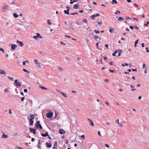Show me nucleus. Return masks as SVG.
<instances>
[{"label": "nucleus", "mask_w": 149, "mask_h": 149, "mask_svg": "<svg viewBox=\"0 0 149 149\" xmlns=\"http://www.w3.org/2000/svg\"><path fill=\"white\" fill-rule=\"evenodd\" d=\"M34 118V116L33 114H30V116L28 118V120L29 121L30 124L29 125H33V119Z\"/></svg>", "instance_id": "nucleus-1"}, {"label": "nucleus", "mask_w": 149, "mask_h": 149, "mask_svg": "<svg viewBox=\"0 0 149 149\" xmlns=\"http://www.w3.org/2000/svg\"><path fill=\"white\" fill-rule=\"evenodd\" d=\"M35 126L37 129L40 128V129H42V127L40 124V122L39 121H37L36 122V123L35 124Z\"/></svg>", "instance_id": "nucleus-2"}, {"label": "nucleus", "mask_w": 149, "mask_h": 149, "mask_svg": "<svg viewBox=\"0 0 149 149\" xmlns=\"http://www.w3.org/2000/svg\"><path fill=\"white\" fill-rule=\"evenodd\" d=\"M70 30L74 31L76 29V26L74 24L70 22Z\"/></svg>", "instance_id": "nucleus-3"}, {"label": "nucleus", "mask_w": 149, "mask_h": 149, "mask_svg": "<svg viewBox=\"0 0 149 149\" xmlns=\"http://www.w3.org/2000/svg\"><path fill=\"white\" fill-rule=\"evenodd\" d=\"M66 8H67V10H64V12L65 14L69 15L70 14L69 10L70 9V8L68 6H66Z\"/></svg>", "instance_id": "nucleus-4"}, {"label": "nucleus", "mask_w": 149, "mask_h": 149, "mask_svg": "<svg viewBox=\"0 0 149 149\" xmlns=\"http://www.w3.org/2000/svg\"><path fill=\"white\" fill-rule=\"evenodd\" d=\"M49 143L47 142L45 143L46 147L47 148H50L52 146V145L51 144V141L50 140H49Z\"/></svg>", "instance_id": "nucleus-5"}, {"label": "nucleus", "mask_w": 149, "mask_h": 149, "mask_svg": "<svg viewBox=\"0 0 149 149\" xmlns=\"http://www.w3.org/2000/svg\"><path fill=\"white\" fill-rule=\"evenodd\" d=\"M53 115V113L52 112L50 113H48L46 114V117L48 118H52Z\"/></svg>", "instance_id": "nucleus-6"}, {"label": "nucleus", "mask_w": 149, "mask_h": 149, "mask_svg": "<svg viewBox=\"0 0 149 149\" xmlns=\"http://www.w3.org/2000/svg\"><path fill=\"white\" fill-rule=\"evenodd\" d=\"M100 15V14L99 13H97L95 15H93L91 16L90 18L91 19H95V18L97 16H99Z\"/></svg>", "instance_id": "nucleus-7"}, {"label": "nucleus", "mask_w": 149, "mask_h": 149, "mask_svg": "<svg viewBox=\"0 0 149 149\" xmlns=\"http://www.w3.org/2000/svg\"><path fill=\"white\" fill-rule=\"evenodd\" d=\"M15 83L16 86L19 87L21 86V84L20 82H18L17 80H15Z\"/></svg>", "instance_id": "nucleus-8"}, {"label": "nucleus", "mask_w": 149, "mask_h": 149, "mask_svg": "<svg viewBox=\"0 0 149 149\" xmlns=\"http://www.w3.org/2000/svg\"><path fill=\"white\" fill-rule=\"evenodd\" d=\"M29 130L30 132L33 133L34 134H36V129H33L32 128H29Z\"/></svg>", "instance_id": "nucleus-9"}, {"label": "nucleus", "mask_w": 149, "mask_h": 149, "mask_svg": "<svg viewBox=\"0 0 149 149\" xmlns=\"http://www.w3.org/2000/svg\"><path fill=\"white\" fill-rule=\"evenodd\" d=\"M87 120L89 121L90 123V124L91 126H94V125L92 120L89 118H87Z\"/></svg>", "instance_id": "nucleus-10"}, {"label": "nucleus", "mask_w": 149, "mask_h": 149, "mask_svg": "<svg viewBox=\"0 0 149 149\" xmlns=\"http://www.w3.org/2000/svg\"><path fill=\"white\" fill-rule=\"evenodd\" d=\"M59 132L60 134H64L65 133V132L63 129H59Z\"/></svg>", "instance_id": "nucleus-11"}, {"label": "nucleus", "mask_w": 149, "mask_h": 149, "mask_svg": "<svg viewBox=\"0 0 149 149\" xmlns=\"http://www.w3.org/2000/svg\"><path fill=\"white\" fill-rule=\"evenodd\" d=\"M11 46V49L13 50H15V48L17 47V46L16 45L12 44Z\"/></svg>", "instance_id": "nucleus-12"}, {"label": "nucleus", "mask_w": 149, "mask_h": 149, "mask_svg": "<svg viewBox=\"0 0 149 149\" xmlns=\"http://www.w3.org/2000/svg\"><path fill=\"white\" fill-rule=\"evenodd\" d=\"M117 50L118 51V56H120V54L122 52V50L120 49H118Z\"/></svg>", "instance_id": "nucleus-13"}, {"label": "nucleus", "mask_w": 149, "mask_h": 149, "mask_svg": "<svg viewBox=\"0 0 149 149\" xmlns=\"http://www.w3.org/2000/svg\"><path fill=\"white\" fill-rule=\"evenodd\" d=\"M0 74H3L5 75L6 74V72L0 69Z\"/></svg>", "instance_id": "nucleus-14"}, {"label": "nucleus", "mask_w": 149, "mask_h": 149, "mask_svg": "<svg viewBox=\"0 0 149 149\" xmlns=\"http://www.w3.org/2000/svg\"><path fill=\"white\" fill-rule=\"evenodd\" d=\"M79 4H75L74 6L73 7H74V9H77L79 8Z\"/></svg>", "instance_id": "nucleus-15"}, {"label": "nucleus", "mask_w": 149, "mask_h": 149, "mask_svg": "<svg viewBox=\"0 0 149 149\" xmlns=\"http://www.w3.org/2000/svg\"><path fill=\"white\" fill-rule=\"evenodd\" d=\"M37 35L33 37V38L36 39L38 38L40 36V34L39 33H37Z\"/></svg>", "instance_id": "nucleus-16"}, {"label": "nucleus", "mask_w": 149, "mask_h": 149, "mask_svg": "<svg viewBox=\"0 0 149 149\" xmlns=\"http://www.w3.org/2000/svg\"><path fill=\"white\" fill-rule=\"evenodd\" d=\"M48 132H46L45 134H41V135L43 137H46V136H48Z\"/></svg>", "instance_id": "nucleus-17"}, {"label": "nucleus", "mask_w": 149, "mask_h": 149, "mask_svg": "<svg viewBox=\"0 0 149 149\" xmlns=\"http://www.w3.org/2000/svg\"><path fill=\"white\" fill-rule=\"evenodd\" d=\"M2 137L3 138H6L8 137V136L4 133H3L2 136Z\"/></svg>", "instance_id": "nucleus-18"}, {"label": "nucleus", "mask_w": 149, "mask_h": 149, "mask_svg": "<svg viewBox=\"0 0 149 149\" xmlns=\"http://www.w3.org/2000/svg\"><path fill=\"white\" fill-rule=\"evenodd\" d=\"M116 123H118L120 127H122L123 126L122 124L120 123H119V119H117L116 120Z\"/></svg>", "instance_id": "nucleus-19"}, {"label": "nucleus", "mask_w": 149, "mask_h": 149, "mask_svg": "<svg viewBox=\"0 0 149 149\" xmlns=\"http://www.w3.org/2000/svg\"><path fill=\"white\" fill-rule=\"evenodd\" d=\"M8 6L7 5L3 6V9L4 11H5V10L6 9L7 7Z\"/></svg>", "instance_id": "nucleus-20"}, {"label": "nucleus", "mask_w": 149, "mask_h": 149, "mask_svg": "<svg viewBox=\"0 0 149 149\" xmlns=\"http://www.w3.org/2000/svg\"><path fill=\"white\" fill-rule=\"evenodd\" d=\"M13 16L15 18H17L19 16V15H17V14L16 13H13Z\"/></svg>", "instance_id": "nucleus-21"}, {"label": "nucleus", "mask_w": 149, "mask_h": 149, "mask_svg": "<svg viewBox=\"0 0 149 149\" xmlns=\"http://www.w3.org/2000/svg\"><path fill=\"white\" fill-rule=\"evenodd\" d=\"M23 70L24 71L26 72L27 73H29V74L30 73V71H29L28 70H26V69H23Z\"/></svg>", "instance_id": "nucleus-22"}, {"label": "nucleus", "mask_w": 149, "mask_h": 149, "mask_svg": "<svg viewBox=\"0 0 149 149\" xmlns=\"http://www.w3.org/2000/svg\"><path fill=\"white\" fill-rule=\"evenodd\" d=\"M39 87L40 88H41L43 90H47V88H46L45 87L41 86H39Z\"/></svg>", "instance_id": "nucleus-23"}, {"label": "nucleus", "mask_w": 149, "mask_h": 149, "mask_svg": "<svg viewBox=\"0 0 149 149\" xmlns=\"http://www.w3.org/2000/svg\"><path fill=\"white\" fill-rule=\"evenodd\" d=\"M82 22L85 23H87L88 22L87 19H83Z\"/></svg>", "instance_id": "nucleus-24"}, {"label": "nucleus", "mask_w": 149, "mask_h": 149, "mask_svg": "<svg viewBox=\"0 0 149 149\" xmlns=\"http://www.w3.org/2000/svg\"><path fill=\"white\" fill-rule=\"evenodd\" d=\"M7 78L8 79H10L12 81H13L14 80V79L13 78H11L9 76Z\"/></svg>", "instance_id": "nucleus-25"}, {"label": "nucleus", "mask_w": 149, "mask_h": 149, "mask_svg": "<svg viewBox=\"0 0 149 149\" xmlns=\"http://www.w3.org/2000/svg\"><path fill=\"white\" fill-rule=\"evenodd\" d=\"M15 149H24V148L21 147L17 146L15 148Z\"/></svg>", "instance_id": "nucleus-26"}, {"label": "nucleus", "mask_w": 149, "mask_h": 149, "mask_svg": "<svg viewBox=\"0 0 149 149\" xmlns=\"http://www.w3.org/2000/svg\"><path fill=\"white\" fill-rule=\"evenodd\" d=\"M118 52V51L116 50L115 51L114 53H113L112 55L113 56H115L116 55V54Z\"/></svg>", "instance_id": "nucleus-27"}, {"label": "nucleus", "mask_w": 149, "mask_h": 149, "mask_svg": "<svg viewBox=\"0 0 149 149\" xmlns=\"http://www.w3.org/2000/svg\"><path fill=\"white\" fill-rule=\"evenodd\" d=\"M19 44L22 47L24 46V44L22 42H19Z\"/></svg>", "instance_id": "nucleus-28"}, {"label": "nucleus", "mask_w": 149, "mask_h": 149, "mask_svg": "<svg viewBox=\"0 0 149 149\" xmlns=\"http://www.w3.org/2000/svg\"><path fill=\"white\" fill-rule=\"evenodd\" d=\"M61 94L63 95L64 96V97H67L65 93L62 92V93H61Z\"/></svg>", "instance_id": "nucleus-29"}, {"label": "nucleus", "mask_w": 149, "mask_h": 149, "mask_svg": "<svg viewBox=\"0 0 149 149\" xmlns=\"http://www.w3.org/2000/svg\"><path fill=\"white\" fill-rule=\"evenodd\" d=\"M94 38L96 41H97V39L99 38V37L97 36H94Z\"/></svg>", "instance_id": "nucleus-30"}, {"label": "nucleus", "mask_w": 149, "mask_h": 149, "mask_svg": "<svg viewBox=\"0 0 149 149\" xmlns=\"http://www.w3.org/2000/svg\"><path fill=\"white\" fill-rule=\"evenodd\" d=\"M47 24H48L50 25L51 24V22H50L49 19L47 20Z\"/></svg>", "instance_id": "nucleus-31"}, {"label": "nucleus", "mask_w": 149, "mask_h": 149, "mask_svg": "<svg viewBox=\"0 0 149 149\" xmlns=\"http://www.w3.org/2000/svg\"><path fill=\"white\" fill-rule=\"evenodd\" d=\"M0 51H1L3 53H4V49L0 47Z\"/></svg>", "instance_id": "nucleus-32"}, {"label": "nucleus", "mask_w": 149, "mask_h": 149, "mask_svg": "<svg viewBox=\"0 0 149 149\" xmlns=\"http://www.w3.org/2000/svg\"><path fill=\"white\" fill-rule=\"evenodd\" d=\"M115 3H117V2L116 0H112V3L114 4Z\"/></svg>", "instance_id": "nucleus-33"}, {"label": "nucleus", "mask_w": 149, "mask_h": 149, "mask_svg": "<svg viewBox=\"0 0 149 149\" xmlns=\"http://www.w3.org/2000/svg\"><path fill=\"white\" fill-rule=\"evenodd\" d=\"M58 70L60 71H63V69L61 67H58Z\"/></svg>", "instance_id": "nucleus-34"}, {"label": "nucleus", "mask_w": 149, "mask_h": 149, "mask_svg": "<svg viewBox=\"0 0 149 149\" xmlns=\"http://www.w3.org/2000/svg\"><path fill=\"white\" fill-rule=\"evenodd\" d=\"M118 20H119V21H120V20H124V18L123 17H120L118 18Z\"/></svg>", "instance_id": "nucleus-35"}, {"label": "nucleus", "mask_w": 149, "mask_h": 149, "mask_svg": "<svg viewBox=\"0 0 149 149\" xmlns=\"http://www.w3.org/2000/svg\"><path fill=\"white\" fill-rule=\"evenodd\" d=\"M27 62V63H28V61H24L23 63V64L24 65H25L26 63Z\"/></svg>", "instance_id": "nucleus-36"}, {"label": "nucleus", "mask_w": 149, "mask_h": 149, "mask_svg": "<svg viewBox=\"0 0 149 149\" xmlns=\"http://www.w3.org/2000/svg\"><path fill=\"white\" fill-rule=\"evenodd\" d=\"M65 59L66 60H68V61H70V58H69V57H67V56H65Z\"/></svg>", "instance_id": "nucleus-37"}, {"label": "nucleus", "mask_w": 149, "mask_h": 149, "mask_svg": "<svg viewBox=\"0 0 149 149\" xmlns=\"http://www.w3.org/2000/svg\"><path fill=\"white\" fill-rule=\"evenodd\" d=\"M37 66L38 67H41V65L40 63H37Z\"/></svg>", "instance_id": "nucleus-38"}, {"label": "nucleus", "mask_w": 149, "mask_h": 149, "mask_svg": "<svg viewBox=\"0 0 149 149\" xmlns=\"http://www.w3.org/2000/svg\"><path fill=\"white\" fill-rule=\"evenodd\" d=\"M40 54L42 55H45V54L43 52H40Z\"/></svg>", "instance_id": "nucleus-39"}, {"label": "nucleus", "mask_w": 149, "mask_h": 149, "mask_svg": "<svg viewBox=\"0 0 149 149\" xmlns=\"http://www.w3.org/2000/svg\"><path fill=\"white\" fill-rule=\"evenodd\" d=\"M94 32L97 33H100V31H96V30H95Z\"/></svg>", "instance_id": "nucleus-40"}, {"label": "nucleus", "mask_w": 149, "mask_h": 149, "mask_svg": "<svg viewBox=\"0 0 149 149\" xmlns=\"http://www.w3.org/2000/svg\"><path fill=\"white\" fill-rule=\"evenodd\" d=\"M58 143L56 141H55L54 144V146H57Z\"/></svg>", "instance_id": "nucleus-41"}, {"label": "nucleus", "mask_w": 149, "mask_h": 149, "mask_svg": "<svg viewBox=\"0 0 149 149\" xmlns=\"http://www.w3.org/2000/svg\"><path fill=\"white\" fill-rule=\"evenodd\" d=\"M148 24H149V22H147L146 24H144V26H147Z\"/></svg>", "instance_id": "nucleus-42"}, {"label": "nucleus", "mask_w": 149, "mask_h": 149, "mask_svg": "<svg viewBox=\"0 0 149 149\" xmlns=\"http://www.w3.org/2000/svg\"><path fill=\"white\" fill-rule=\"evenodd\" d=\"M8 89L7 88H6V89H4V92H5V93H7V92H8Z\"/></svg>", "instance_id": "nucleus-43"}, {"label": "nucleus", "mask_w": 149, "mask_h": 149, "mask_svg": "<svg viewBox=\"0 0 149 149\" xmlns=\"http://www.w3.org/2000/svg\"><path fill=\"white\" fill-rule=\"evenodd\" d=\"M146 65L144 64H143V67L142 68L143 69H144L145 68Z\"/></svg>", "instance_id": "nucleus-44"}, {"label": "nucleus", "mask_w": 149, "mask_h": 149, "mask_svg": "<svg viewBox=\"0 0 149 149\" xmlns=\"http://www.w3.org/2000/svg\"><path fill=\"white\" fill-rule=\"evenodd\" d=\"M126 20H127L128 19H131V18L130 17H126Z\"/></svg>", "instance_id": "nucleus-45"}, {"label": "nucleus", "mask_w": 149, "mask_h": 149, "mask_svg": "<svg viewBox=\"0 0 149 149\" xmlns=\"http://www.w3.org/2000/svg\"><path fill=\"white\" fill-rule=\"evenodd\" d=\"M109 70L110 72H114V70H113L109 69Z\"/></svg>", "instance_id": "nucleus-46"}, {"label": "nucleus", "mask_w": 149, "mask_h": 149, "mask_svg": "<svg viewBox=\"0 0 149 149\" xmlns=\"http://www.w3.org/2000/svg\"><path fill=\"white\" fill-rule=\"evenodd\" d=\"M56 91H58V92L59 93L61 94L62 92H61L59 90L56 89Z\"/></svg>", "instance_id": "nucleus-47"}, {"label": "nucleus", "mask_w": 149, "mask_h": 149, "mask_svg": "<svg viewBox=\"0 0 149 149\" xmlns=\"http://www.w3.org/2000/svg\"><path fill=\"white\" fill-rule=\"evenodd\" d=\"M25 99V97H22V98H21V101L22 102H23L24 101V99Z\"/></svg>", "instance_id": "nucleus-48"}, {"label": "nucleus", "mask_w": 149, "mask_h": 149, "mask_svg": "<svg viewBox=\"0 0 149 149\" xmlns=\"http://www.w3.org/2000/svg\"><path fill=\"white\" fill-rule=\"evenodd\" d=\"M138 41H139L138 39H137V40H136L135 41V43L136 44H138Z\"/></svg>", "instance_id": "nucleus-49"}, {"label": "nucleus", "mask_w": 149, "mask_h": 149, "mask_svg": "<svg viewBox=\"0 0 149 149\" xmlns=\"http://www.w3.org/2000/svg\"><path fill=\"white\" fill-rule=\"evenodd\" d=\"M27 89H24V92L25 93H26L27 92Z\"/></svg>", "instance_id": "nucleus-50"}, {"label": "nucleus", "mask_w": 149, "mask_h": 149, "mask_svg": "<svg viewBox=\"0 0 149 149\" xmlns=\"http://www.w3.org/2000/svg\"><path fill=\"white\" fill-rule=\"evenodd\" d=\"M9 113L10 114H12V113L11 112V109H10L9 111Z\"/></svg>", "instance_id": "nucleus-51"}, {"label": "nucleus", "mask_w": 149, "mask_h": 149, "mask_svg": "<svg viewBox=\"0 0 149 149\" xmlns=\"http://www.w3.org/2000/svg\"><path fill=\"white\" fill-rule=\"evenodd\" d=\"M98 134L99 136H101V134L100 131H98Z\"/></svg>", "instance_id": "nucleus-52"}, {"label": "nucleus", "mask_w": 149, "mask_h": 149, "mask_svg": "<svg viewBox=\"0 0 149 149\" xmlns=\"http://www.w3.org/2000/svg\"><path fill=\"white\" fill-rule=\"evenodd\" d=\"M105 146H106V147H107L108 148H109V145L107 144H105Z\"/></svg>", "instance_id": "nucleus-53"}, {"label": "nucleus", "mask_w": 149, "mask_h": 149, "mask_svg": "<svg viewBox=\"0 0 149 149\" xmlns=\"http://www.w3.org/2000/svg\"><path fill=\"white\" fill-rule=\"evenodd\" d=\"M102 21L100 22H98V24L100 25L101 24H102Z\"/></svg>", "instance_id": "nucleus-54"}, {"label": "nucleus", "mask_w": 149, "mask_h": 149, "mask_svg": "<svg viewBox=\"0 0 149 149\" xmlns=\"http://www.w3.org/2000/svg\"><path fill=\"white\" fill-rule=\"evenodd\" d=\"M100 63L102 64V63H103V62H102V58H101V59L100 60Z\"/></svg>", "instance_id": "nucleus-55"}, {"label": "nucleus", "mask_w": 149, "mask_h": 149, "mask_svg": "<svg viewBox=\"0 0 149 149\" xmlns=\"http://www.w3.org/2000/svg\"><path fill=\"white\" fill-rule=\"evenodd\" d=\"M105 47H107V49H108V47H109V46H108V45H107V44H106V45H105Z\"/></svg>", "instance_id": "nucleus-56"}, {"label": "nucleus", "mask_w": 149, "mask_h": 149, "mask_svg": "<svg viewBox=\"0 0 149 149\" xmlns=\"http://www.w3.org/2000/svg\"><path fill=\"white\" fill-rule=\"evenodd\" d=\"M40 144L38 143L37 146H38V148L40 149Z\"/></svg>", "instance_id": "nucleus-57"}, {"label": "nucleus", "mask_w": 149, "mask_h": 149, "mask_svg": "<svg viewBox=\"0 0 149 149\" xmlns=\"http://www.w3.org/2000/svg\"><path fill=\"white\" fill-rule=\"evenodd\" d=\"M136 89H134V88H132L131 89V91H135V90H136Z\"/></svg>", "instance_id": "nucleus-58"}, {"label": "nucleus", "mask_w": 149, "mask_h": 149, "mask_svg": "<svg viewBox=\"0 0 149 149\" xmlns=\"http://www.w3.org/2000/svg\"><path fill=\"white\" fill-rule=\"evenodd\" d=\"M81 137H82V138H83V139H84V138H85V136L84 135H82L81 136Z\"/></svg>", "instance_id": "nucleus-59"}, {"label": "nucleus", "mask_w": 149, "mask_h": 149, "mask_svg": "<svg viewBox=\"0 0 149 149\" xmlns=\"http://www.w3.org/2000/svg\"><path fill=\"white\" fill-rule=\"evenodd\" d=\"M126 77L127 79L125 80V81H127V80L129 79V78L128 77H127V76Z\"/></svg>", "instance_id": "nucleus-60"}, {"label": "nucleus", "mask_w": 149, "mask_h": 149, "mask_svg": "<svg viewBox=\"0 0 149 149\" xmlns=\"http://www.w3.org/2000/svg\"><path fill=\"white\" fill-rule=\"evenodd\" d=\"M141 46L142 47H144L145 46V44L144 43H142L141 44Z\"/></svg>", "instance_id": "nucleus-61"}, {"label": "nucleus", "mask_w": 149, "mask_h": 149, "mask_svg": "<svg viewBox=\"0 0 149 149\" xmlns=\"http://www.w3.org/2000/svg\"><path fill=\"white\" fill-rule=\"evenodd\" d=\"M130 28L131 29H134V27L132 26H130Z\"/></svg>", "instance_id": "nucleus-62"}, {"label": "nucleus", "mask_w": 149, "mask_h": 149, "mask_svg": "<svg viewBox=\"0 0 149 149\" xmlns=\"http://www.w3.org/2000/svg\"><path fill=\"white\" fill-rule=\"evenodd\" d=\"M133 19L136 21H138V19L135 17H133Z\"/></svg>", "instance_id": "nucleus-63"}, {"label": "nucleus", "mask_w": 149, "mask_h": 149, "mask_svg": "<svg viewBox=\"0 0 149 149\" xmlns=\"http://www.w3.org/2000/svg\"><path fill=\"white\" fill-rule=\"evenodd\" d=\"M53 149H57V147H55V146H54L53 147Z\"/></svg>", "instance_id": "nucleus-64"}]
</instances>
